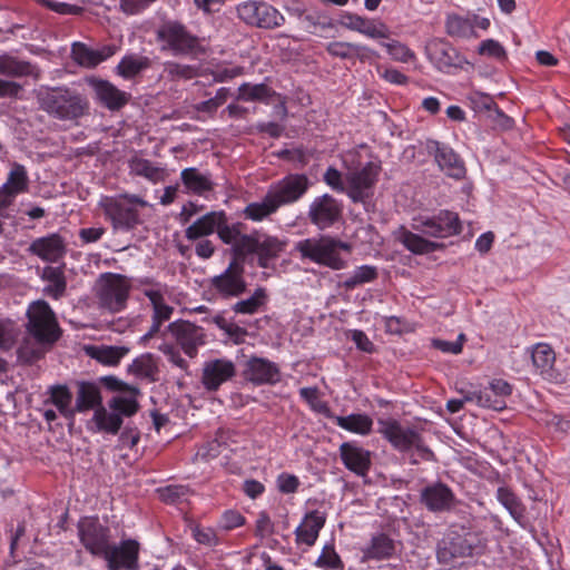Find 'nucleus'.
Instances as JSON below:
<instances>
[{
    "instance_id": "a18cd8bd",
    "label": "nucleus",
    "mask_w": 570,
    "mask_h": 570,
    "mask_svg": "<svg viewBox=\"0 0 570 570\" xmlns=\"http://www.w3.org/2000/svg\"><path fill=\"white\" fill-rule=\"evenodd\" d=\"M284 249V243L277 237L265 236L264 239L258 238L256 254L258 256V265L263 268L268 267L272 259H275Z\"/></svg>"
},
{
    "instance_id": "ea45409f",
    "label": "nucleus",
    "mask_w": 570,
    "mask_h": 570,
    "mask_svg": "<svg viewBox=\"0 0 570 570\" xmlns=\"http://www.w3.org/2000/svg\"><path fill=\"white\" fill-rule=\"evenodd\" d=\"M151 67V60L146 56L127 55L116 67L117 73L125 79H132L141 71Z\"/></svg>"
},
{
    "instance_id": "e2e57ef3",
    "label": "nucleus",
    "mask_w": 570,
    "mask_h": 570,
    "mask_svg": "<svg viewBox=\"0 0 570 570\" xmlns=\"http://www.w3.org/2000/svg\"><path fill=\"white\" fill-rule=\"evenodd\" d=\"M382 46L395 61L406 63L415 59V53L406 45L397 40L382 42Z\"/></svg>"
},
{
    "instance_id": "39448f33",
    "label": "nucleus",
    "mask_w": 570,
    "mask_h": 570,
    "mask_svg": "<svg viewBox=\"0 0 570 570\" xmlns=\"http://www.w3.org/2000/svg\"><path fill=\"white\" fill-rule=\"evenodd\" d=\"M381 166L368 161L362 167L348 168L345 173L346 195L353 203L366 204L373 196Z\"/></svg>"
},
{
    "instance_id": "864d4df0",
    "label": "nucleus",
    "mask_w": 570,
    "mask_h": 570,
    "mask_svg": "<svg viewBox=\"0 0 570 570\" xmlns=\"http://www.w3.org/2000/svg\"><path fill=\"white\" fill-rule=\"evenodd\" d=\"M275 92L265 83L252 85L245 82L238 88V100L243 101H267Z\"/></svg>"
},
{
    "instance_id": "5701e85b",
    "label": "nucleus",
    "mask_w": 570,
    "mask_h": 570,
    "mask_svg": "<svg viewBox=\"0 0 570 570\" xmlns=\"http://www.w3.org/2000/svg\"><path fill=\"white\" fill-rule=\"evenodd\" d=\"M28 252L49 263H57L67 253V244L62 236L57 233L36 238L28 248Z\"/></svg>"
},
{
    "instance_id": "4468645a",
    "label": "nucleus",
    "mask_w": 570,
    "mask_h": 570,
    "mask_svg": "<svg viewBox=\"0 0 570 570\" xmlns=\"http://www.w3.org/2000/svg\"><path fill=\"white\" fill-rule=\"evenodd\" d=\"M309 186L311 180L305 174H288L275 183L269 191L281 207L299 200Z\"/></svg>"
},
{
    "instance_id": "6e6d98bb",
    "label": "nucleus",
    "mask_w": 570,
    "mask_h": 570,
    "mask_svg": "<svg viewBox=\"0 0 570 570\" xmlns=\"http://www.w3.org/2000/svg\"><path fill=\"white\" fill-rule=\"evenodd\" d=\"M299 395L304 401L307 402L314 412L323 414L324 416L333 420L334 414L327 402L320 399L317 387H302L299 390Z\"/></svg>"
},
{
    "instance_id": "49530a36",
    "label": "nucleus",
    "mask_w": 570,
    "mask_h": 570,
    "mask_svg": "<svg viewBox=\"0 0 570 570\" xmlns=\"http://www.w3.org/2000/svg\"><path fill=\"white\" fill-rule=\"evenodd\" d=\"M497 499L511 517L520 523L524 518L525 508L515 493L508 487H500L497 490Z\"/></svg>"
},
{
    "instance_id": "423d86ee",
    "label": "nucleus",
    "mask_w": 570,
    "mask_h": 570,
    "mask_svg": "<svg viewBox=\"0 0 570 570\" xmlns=\"http://www.w3.org/2000/svg\"><path fill=\"white\" fill-rule=\"evenodd\" d=\"M131 287L125 275L104 274L97 293L99 304L114 313L122 311L127 305Z\"/></svg>"
},
{
    "instance_id": "dca6fc26",
    "label": "nucleus",
    "mask_w": 570,
    "mask_h": 570,
    "mask_svg": "<svg viewBox=\"0 0 570 570\" xmlns=\"http://www.w3.org/2000/svg\"><path fill=\"white\" fill-rule=\"evenodd\" d=\"M377 424L379 433L399 452H409L412 450L413 443L420 434L414 429L403 428L401 423L394 419H381Z\"/></svg>"
},
{
    "instance_id": "4c0bfd02",
    "label": "nucleus",
    "mask_w": 570,
    "mask_h": 570,
    "mask_svg": "<svg viewBox=\"0 0 570 570\" xmlns=\"http://www.w3.org/2000/svg\"><path fill=\"white\" fill-rule=\"evenodd\" d=\"M41 277L49 283L43 289L48 296L55 299L63 296L67 282L62 267L46 266Z\"/></svg>"
},
{
    "instance_id": "f704fd0d",
    "label": "nucleus",
    "mask_w": 570,
    "mask_h": 570,
    "mask_svg": "<svg viewBox=\"0 0 570 570\" xmlns=\"http://www.w3.org/2000/svg\"><path fill=\"white\" fill-rule=\"evenodd\" d=\"M168 292L147 291L145 296L149 299L151 306V323L163 326V324L169 321L174 314V307L170 306L166 299L165 294Z\"/></svg>"
},
{
    "instance_id": "6e6552de",
    "label": "nucleus",
    "mask_w": 570,
    "mask_h": 570,
    "mask_svg": "<svg viewBox=\"0 0 570 570\" xmlns=\"http://www.w3.org/2000/svg\"><path fill=\"white\" fill-rule=\"evenodd\" d=\"M78 538L83 548L94 557L104 558L110 547V530L98 518L85 517L77 524Z\"/></svg>"
},
{
    "instance_id": "0e129e2a",
    "label": "nucleus",
    "mask_w": 570,
    "mask_h": 570,
    "mask_svg": "<svg viewBox=\"0 0 570 570\" xmlns=\"http://www.w3.org/2000/svg\"><path fill=\"white\" fill-rule=\"evenodd\" d=\"M414 452L410 455L411 464H419L420 461H435L433 451L424 443L421 434L413 443Z\"/></svg>"
},
{
    "instance_id": "f8f14e48",
    "label": "nucleus",
    "mask_w": 570,
    "mask_h": 570,
    "mask_svg": "<svg viewBox=\"0 0 570 570\" xmlns=\"http://www.w3.org/2000/svg\"><path fill=\"white\" fill-rule=\"evenodd\" d=\"M210 285L220 297L226 299L243 295L247 289L243 264L233 259L222 274L212 278Z\"/></svg>"
},
{
    "instance_id": "412c9836",
    "label": "nucleus",
    "mask_w": 570,
    "mask_h": 570,
    "mask_svg": "<svg viewBox=\"0 0 570 570\" xmlns=\"http://www.w3.org/2000/svg\"><path fill=\"white\" fill-rule=\"evenodd\" d=\"M235 374L236 367L230 360H212L204 364L202 383L207 391L214 392L217 391L222 384L233 379Z\"/></svg>"
},
{
    "instance_id": "4d7b16f0",
    "label": "nucleus",
    "mask_w": 570,
    "mask_h": 570,
    "mask_svg": "<svg viewBox=\"0 0 570 570\" xmlns=\"http://www.w3.org/2000/svg\"><path fill=\"white\" fill-rule=\"evenodd\" d=\"M2 187H7V189L16 196L26 191L28 188V176L24 167L22 165L14 164Z\"/></svg>"
},
{
    "instance_id": "c85d7f7f",
    "label": "nucleus",
    "mask_w": 570,
    "mask_h": 570,
    "mask_svg": "<svg viewBox=\"0 0 570 570\" xmlns=\"http://www.w3.org/2000/svg\"><path fill=\"white\" fill-rule=\"evenodd\" d=\"M472 553V543L460 534L445 538L438 546V559L443 563H450L455 558L469 557Z\"/></svg>"
},
{
    "instance_id": "1a4fd4ad",
    "label": "nucleus",
    "mask_w": 570,
    "mask_h": 570,
    "mask_svg": "<svg viewBox=\"0 0 570 570\" xmlns=\"http://www.w3.org/2000/svg\"><path fill=\"white\" fill-rule=\"evenodd\" d=\"M240 20L249 26L274 29L285 22L284 16L273 6L262 1H244L236 8Z\"/></svg>"
},
{
    "instance_id": "37998d69",
    "label": "nucleus",
    "mask_w": 570,
    "mask_h": 570,
    "mask_svg": "<svg viewBox=\"0 0 570 570\" xmlns=\"http://www.w3.org/2000/svg\"><path fill=\"white\" fill-rule=\"evenodd\" d=\"M278 208V204L268 190L262 202L250 203L245 207L244 216L247 219L259 222L274 214Z\"/></svg>"
},
{
    "instance_id": "aec40b11",
    "label": "nucleus",
    "mask_w": 570,
    "mask_h": 570,
    "mask_svg": "<svg viewBox=\"0 0 570 570\" xmlns=\"http://www.w3.org/2000/svg\"><path fill=\"white\" fill-rule=\"evenodd\" d=\"M244 377L255 385H274L281 381L278 365L267 358L253 356L246 362Z\"/></svg>"
},
{
    "instance_id": "5fc2aeb1",
    "label": "nucleus",
    "mask_w": 570,
    "mask_h": 570,
    "mask_svg": "<svg viewBox=\"0 0 570 570\" xmlns=\"http://www.w3.org/2000/svg\"><path fill=\"white\" fill-rule=\"evenodd\" d=\"M299 18L305 29L311 33H316L318 30H326L334 26L332 18L321 11H313L307 14L299 12Z\"/></svg>"
},
{
    "instance_id": "72a5a7b5",
    "label": "nucleus",
    "mask_w": 570,
    "mask_h": 570,
    "mask_svg": "<svg viewBox=\"0 0 570 570\" xmlns=\"http://www.w3.org/2000/svg\"><path fill=\"white\" fill-rule=\"evenodd\" d=\"M180 179L187 191L196 195H204L205 193L214 189L210 175L202 174L195 167L183 169L180 173Z\"/></svg>"
},
{
    "instance_id": "4be33fe9",
    "label": "nucleus",
    "mask_w": 570,
    "mask_h": 570,
    "mask_svg": "<svg viewBox=\"0 0 570 570\" xmlns=\"http://www.w3.org/2000/svg\"><path fill=\"white\" fill-rule=\"evenodd\" d=\"M338 23L353 31H357L372 39H387L389 28L382 21L367 19L352 12H343L340 16Z\"/></svg>"
},
{
    "instance_id": "de8ad7c7",
    "label": "nucleus",
    "mask_w": 570,
    "mask_h": 570,
    "mask_svg": "<svg viewBox=\"0 0 570 570\" xmlns=\"http://www.w3.org/2000/svg\"><path fill=\"white\" fill-rule=\"evenodd\" d=\"M49 391L50 399L46 403L53 404L65 417H73L76 411L70 406L72 394L69 389L65 385H56L51 386Z\"/></svg>"
},
{
    "instance_id": "13d9d810",
    "label": "nucleus",
    "mask_w": 570,
    "mask_h": 570,
    "mask_svg": "<svg viewBox=\"0 0 570 570\" xmlns=\"http://www.w3.org/2000/svg\"><path fill=\"white\" fill-rule=\"evenodd\" d=\"M315 566L324 570H343L344 563L334 549L333 544H325Z\"/></svg>"
},
{
    "instance_id": "f257e3e1",
    "label": "nucleus",
    "mask_w": 570,
    "mask_h": 570,
    "mask_svg": "<svg viewBox=\"0 0 570 570\" xmlns=\"http://www.w3.org/2000/svg\"><path fill=\"white\" fill-rule=\"evenodd\" d=\"M27 318V332L35 340L37 346L23 342L18 354L24 362L31 363L41 358L46 351L60 338L61 330L50 305L42 299L29 305Z\"/></svg>"
},
{
    "instance_id": "603ef678",
    "label": "nucleus",
    "mask_w": 570,
    "mask_h": 570,
    "mask_svg": "<svg viewBox=\"0 0 570 570\" xmlns=\"http://www.w3.org/2000/svg\"><path fill=\"white\" fill-rule=\"evenodd\" d=\"M377 275L375 266L362 265L354 269L340 285L346 291H352L360 285L375 281Z\"/></svg>"
},
{
    "instance_id": "bb28decb",
    "label": "nucleus",
    "mask_w": 570,
    "mask_h": 570,
    "mask_svg": "<svg viewBox=\"0 0 570 570\" xmlns=\"http://www.w3.org/2000/svg\"><path fill=\"white\" fill-rule=\"evenodd\" d=\"M402 543L390 534L381 532L374 534L368 546L363 550L364 558L370 560H385L393 558L400 550Z\"/></svg>"
},
{
    "instance_id": "58836bf2",
    "label": "nucleus",
    "mask_w": 570,
    "mask_h": 570,
    "mask_svg": "<svg viewBox=\"0 0 570 570\" xmlns=\"http://www.w3.org/2000/svg\"><path fill=\"white\" fill-rule=\"evenodd\" d=\"M335 423L352 433L367 435L373 428V420L367 414L353 413L347 416L334 415Z\"/></svg>"
},
{
    "instance_id": "7c9ffc66",
    "label": "nucleus",
    "mask_w": 570,
    "mask_h": 570,
    "mask_svg": "<svg viewBox=\"0 0 570 570\" xmlns=\"http://www.w3.org/2000/svg\"><path fill=\"white\" fill-rule=\"evenodd\" d=\"M224 212H209L198 219H196L191 225H189L185 230V237L188 240H197L199 238H205L214 234L219 226V223H223Z\"/></svg>"
},
{
    "instance_id": "9b49d317",
    "label": "nucleus",
    "mask_w": 570,
    "mask_h": 570,
    "mask_svg": "<svg viewBox=\"0 0 570 570\" xmlns=\"http://www.w3.org/2000/svg\"><path fill=\"white\" fill-rule=\"evenodd\" d=\"M99 206L115 230L129 232L140 224L138 210L121 202V198L104 197Z\"/></svg>"
},
{
    "instance_id": "680f3d73",
    "label": "nucleus",
    "mask_w": 570,
    "mask_h": 570,
    "mask_svg": "<svg viewBox=\"0 0 570 570\" xmlns=\"http://www.w3.org/2000/svg\"><path fill=\"white\" fill-rule=\"evenodd\" d=\"M243 226L244 225L242 223L228 225L227 216L224 213L223 223H219L216 233L224 244L233 245L234 247L242 233Z\"/></svg>"
},
{
    "instance_id": "69168bd1",
    "label": "nucleus",
    "mask_w": 570,
    "mask_h": 570,
    "mask_svg": "<svg viewBox=\"0 0 570 570\" xmlns=\"http://www.w3.org/2000/svg\"><path fill=\"white\" fill-rule=\"evenodd\" d=\"M471 106L476 112H491L497 102L494 99L488 95L480 91H474L469 97Z\"/></svg>"
},
{
    "instance_id": "ddd939ff",
    "label": "nucleus",
    "mask_w": 570,
    "mask_h": 570,
    "mask_svg": "<svg viewBox=\"0 0 570 570\" xmlns=\"http://www.w3.org/2000/svg\"><path fill=\"white\" fill-rule=\"evenodd\" d=\"M167 331L175 338L184 353L189 357H195L198 347L205 344L204 328L185 320H177L167 326Z\"/></svg>"
},
{
    "instance_id": "6ab92c4d",
    "label": "nucleus",
    "mask_w": 570,
    "mask_h": 570,
    "mask_svg": "<svg viewBox=\"0 0 570 570\" xmlns=\"http://www.w3.org/2000/svg\"><path fill=\"white\" fill-rule=\"evenodd\" d=\"M420 502L431 512H445L454 507L455 495L445 483L434 482L421 490Z\"/></svg>"
},
{
    "instance_id": "f3484780",
    "label": "nucleus",
    "mask_w": 570,
    "mask_h": 570,
    "mask_svg": "<svg viewBox=\"0 0 570 570\" xmlns=\"http://www.w3.org/2000/svg\"><path fill=\"white\" fill-rule=\"evenodd\" d=\"M86 82L94 90L95 98L109 110H119L130 99V94L118 89L108 80L91 76L86 78Z\"/></svg>"
},
{
    "instance_id": "0eeeda50",
    "label": "nucleus",
    "mask_w": 570,
    "mask_h": 570,
    "mask_svg": "<svg viewBox=\"0 0 570 570\" xmlns=\"http://www.w3.org/2000/svg\"><path fill=\"white\" fill-rule=\"evenodd\" d=\"M413 222V229L429 237L446 238L462 232L459 215L448 209H442L432 216H419Z\"/></svg>"
},
{
    "instance_id": "bf43d9fd",
    "label": "nucleus",
    "mask_w": 570,
    "mask_h": 570,
    "mask_svg": "<svg viewBox=\"0 0 570 570\" xmlns=\"http://www.w3.org/2000/svg\"><path fill=\"white\" fill-rule=\"evenodd\" d=\"M20 331L17 324L9 318L0 320V348L8 351L13 347Z\"/></svg>"
},
{
    "instance_id": "393cba45",
    "label": "nucleus",
    "mask_w": 570,
    "mask_h": 570,
    "mask_svg": "<svg viewBox=\"0 0 570 570\" xmlns=\"http://www.w3.org/2000/svg\"><path fill=\"white\" fill-rule=\"evenodd\" d=\"M429 149L434 151L435 161L440 169L448 176L455 179L464 177V163L451 147L440 144L439 141H430Z\"/></svg>"
},
{
    "instance_id": "473e14b6",
    "label": "nucleus",
    "mask_w": 570,
    "mask_h": 570,
    "mask_svg": "<svg viewBox=\"0 0 570 570\" xmlns=\"http://www.w3.org/2000/svg\"><path fill=\"white\" fill-rule=\"evenodd\" d=\"M397 238L407 250L416 255L430 254L444 246L441 243L428 240L423 236L412 233L404 227L401 228Z\"/></svg>"
},
{
    "instance_id": "7ed1b4c3",
    "label": "nucleus",
    "mask_w": 570,
    "mask_h": 570,
    "mask_svg": "<svg viewBox=\"0 0 570 570\" xmlns=\"http://www.w3.org/2000/svg\"><path fill=\"white\" fill-rule=\"evenodd\" d=\"M295 250L299 253L302 259L340 271L347 266V261L342 257L341 252L350 254L352 245L338 238L322 235L318 238H305L297 242Z\"/></svg>"
},
{
    "instance_id": "e433bc0d",
    "label": "nucleus",
    "mask_w": 570,
    "mask_h": 570,
    "mask_svg": "<svg viewBox=\"0 0 570 570\" xmlns=\"http://www.w3.org/2000/svg\"><path fill=\"white\" fill-rule=\"evenodd\" d=\"M87 354L104 365L115 366L118 365L120 360L129 352L125 346H88L86 347Z\"/></svg>"
},
{
    "instance_id": "cd10ccee",
    "label": "nucleus",
    "mask_w": 570,
    "mask_h": 570,
    "mask_svg": "<svg viewBox=\"0 0 570 570\" xmlns=\"http://www.w3.org/2000/svg\"><path fill=\"white\" fill-rule=\"evenodd\" d=\"M325 521L326 517L323 512L313 510L306 513L302 523L295 530L296 542L312 547L316 542Z\"/></svg>"
},
{
    "instance_id": "052dcab7",
    "label": "nucleus",
    "mask_w": 570,
    "mask_h": 570,
    "mask_svg": "<svg viewBox=\"0 0 570 570\" xmlns=\"http://www.w3.org/2000/svg\"><path fill=\"white\" fill-rule=\"evenodd\" d=\"M158 493L163 502L175 504L186 500L189 494V488L181 484H170L158 489Z\"/></svg>"
},
{
    "instance_id": "9d476101",
    "label": "nucleus",
    "mask_w": 570,
    "mask_h": 570,
    "mask_svg": "<svg viewBox=\"0 0 570 570\" xmlns=\"http://www.w3.org/2000/svg\"><path fill=\"white\" fill-rule=\"evenodd\" d=\"M342 215V203L330 194H323L311 202L307 218L320 230H324L338 223Z\"/></svg>"
},
{
    "instance_id": "338daca9",
    "label": "nucleus",
    "mask_w": 570,
    "mask_h": 570,
    "mask_svg": "<svg viewBox=\"0 0 570 570\" xmlns=\"http://www.w3.org/2000/svg\"><path fill=\"white\" fill-rule=\"evenodd\" d=\"M258 237L254 235H239L235 246L233 247L237 256H246L249 254H256Z\"/></svg>"
},
{
    "instance_id": "20e7f679",
    "label": "nucleus",
    "mask_w": 570,
    "mask_h": 570,
    "mask_svg": "<svg viewBox=\"0 0 570 570\" xmlns=\"http://www.w3.org/2000/svg\"><path fill=\"white\" fill-rule=\"evenodd\" d=\"M156 35L157 39L164 43L161 50H168L174 56H197L205 52L199 38L178 21L163 23Z\"/></svg>"
},
{
    "instance_id": "f03ea898",
    "label": "nucleus",
    "mask_w": 570,
    "mask_h": 570,
    "mask_svg": "<svg viewBox=\"0 0 570 570\" xmlns=\"http://www.w3.org/2000/svg\"><path fill=\"white\" fill-rule=\"evenodd\" d=\"M37 100L42 111L61 121L77 122L89 112L87 97L68 86L41 89Z\"/></svg>"
},
{
    "instance_id": "a878e982",
    "label": "nucleus",
    "mask_w": 570,
    "mask_h": 570,
    "mask_svg": "<svg viewBox=\"0 0 570 570\" xmlns=\"http://www.w3.org/2000/svg\"><path fill=\"white\" fill-rule=\"evenodd\" d=\"M341 460L345 468L357 475L364 476L371 466V452L351 442L340 446Z\"/></svg>"
},
{
    "instance_id": "3c124183",
    "label": "nucleus",
    "mask_w": 570,
    "mask_h": 570,
    "mask_svg": "<svg viewBox=\"0 0 570 570\" xmlns=\"http://www.w3.org/2000/svg\"><path fill=\"white\" fill-rule=\"evenodd\" d=\"M161 77L168 81L190 80L198 76V68L176 61H165Z\"/></svg>"
},
{
    "instance_id": "79ce46f5",
    "label": "nucleus",
    "mask_w": 570,
    "mask_h": 570,
    "mask_svg": "<svg viewBox=\"0 0 570 570\" xmlns=\"http://www.w3.org/2000/svg\"><path fill=\"white\" fill-rule=\"evenodd\" d=\"M327 52L341 59H348L353 56H356L361 59L375 55L373 50L365 46L345 42V41H334L327 45Z\"/></svg>"
},
{
    "instance_id": "09e8293b",
    "label": "nucleus",
    "mask_w": 570,
    "mask_h": 570,
    "mask_svg": "<svg viewBox=\"0 0 570 570\" xmlns=\"http://www.w3.org/2000/svg\"><path fill=\"white\" fill-rule=\"evenodd\" d=\"M92 421L98 431H104L109 434H117L122 424V419L118 413L108 412L104 406H99L95 410Z\"/></svg>"
},
{
    "instance_id": "8fccbe9b",
    "label": "nucleus",
    "mask_w": 570,
    "mask_h": 570,
    "mask_svg": "<svg viewBox=\"0 0 570 570\" xmlns=\"http://www.w3.org/2000/svg\"><path fill=\"white\" fill-rule=\"evenodd\" d=\"M130 171L137 176L144 177L153 183L164 179V169L155 166L150 160L134 157L129 160Z\"/></svg>"
},
{
    "instance_id": "2eb2a0df",
    "label": "nucleus",
    "mask_w": 570,
    "mask_h": 570,
    "mask_svg": "<svg viewBox=\"0 0 570 570\" xmlns=\"http://www.w3.org/2000/svg\"><path fill=\"white\" fill-rule=\"evenodd\" d=\"M104 559L108 570H135L138 568L139 543L134 539H126L119 546L110 544Z\"/></svg>"
},
{
    "instance_id": "a211bd4d",
    "label": "nucleus",
    "mask_w": 570,
    "mask_h": 570,
    "mask_svg": "<svg viewBox=\"0 0 570 570\" xmlns=\"http://www.w3.org/2000/svg\"><path fill=\"white\" fill-rule=\"evenodd\" d=\"M430 61L440 70L461 68L466 61L454 47L443 39H434L426 45Z\"/></svg>"
},
{
    "instance_id": "774afa93",
    "label": "nucleus",
    "mask_w": 570,
    "mask_h": 570,
    "mask_svg": "<svg viewBox=\"0 0 570 570\" xmlns=\"http://www.w3.org/2000/svg\"><path fill=\"white\" fill-rule=\"evenodd\" d=\"M110 409L119 415L131 416L138 411V403L132 399L116 396L109 403Z\"/></svg>"
},
{
    "instance_id": "c03bdc74",
    "label": "nucleus",
    "mask_w": 570,
    "mask_h": 570,
    "mask_svg": "<svg viewBox=\"0 0 570 570\" xmlns=\"http://www.w3.org/2000/svg\"><path fill=\"white\" fill-rule=\"evenodd\" d=\"M445 30L450 37L455 38H472L478 37L474 31V23L469 17L459 14H449L445 21Z\"/></svg>"
},
{
    "instance_id": "c756f323",
    "label": "nucleus",
    "mask_w": 570,
    "mask_h": 570,
    "mask_svg": "<svg viewBox=\"0 0 570 570\" xmlns=\"http://www.w3.org/2000/svg\"><path fill=\"white\" fill-rule=\"evenodd\" d=\"M0 75L9 78L39 77V69L30 61L4 52L0 55Z\"/></svg>"
},
{
    "instance_id": "c9c22d12",
    "label": "nucleus",
    "mask_w": 570,
    "mask_h": 570,
    "mask_svg": "<svg viewBox=\"0 0 570 570\" xmlns=\"http://www.w3.org/2000/svg\"><path fill=\"white\" fill-rule=\"evenodd\" d=\"M101 405V396L99 387L90 382H80L78 384L76 412H85L88 410H96Z\"/></svg>"
},
{
    "instance_id": "b1692460",
    "label": "nucleus",
    "mask_w": 570,
    "mask_h": 570,
    "mask_svg": "<svg viewBox=\"0 0 570 570\" xmlns=\"http://www.w3.org/2000/svg\"><path fill=\"white\" fill-rule=\"evenodd\" d=\"M116 51L117 47L115 45H105L98 49H92L86 43L73 42L71 46V58L80 67L90 69L112 57Z\"/></svg>"
},
{
    "instance_id": "a19ab883",
    "label": "nucleus",
    "mask_w": 570,
    "mask_h": 570,
    "mask_svg": "<svg viewBox=\"0 0 570 570\" xmlns=\"http://www.w3.org/2000/svg\"><path fill=\"white\" fill-rule=\"evenodd\" d=\"M268 301V294L265 287H257L250 297L240 299L232 306L235 314L253 315L258 313Z\"/></svg>"
},
{
    "instance_id": "2f4dec72",
    "label": "nucleus",
    "mask_w": 570,
    "mask_h": 570,
    "mask_svg": "<svg viewBox=\"0 0 570 570\" xmlns=\"http://www.w3.org/2000/svg\"><path fill=\"white\" fill-rule=\"evenodd\" d=\"M532 363L540 375L549 381L557 380L558 374L553 370L556 354L552 347L546 343H538L532 350Z\"/></svg>"
}]
</instances>
